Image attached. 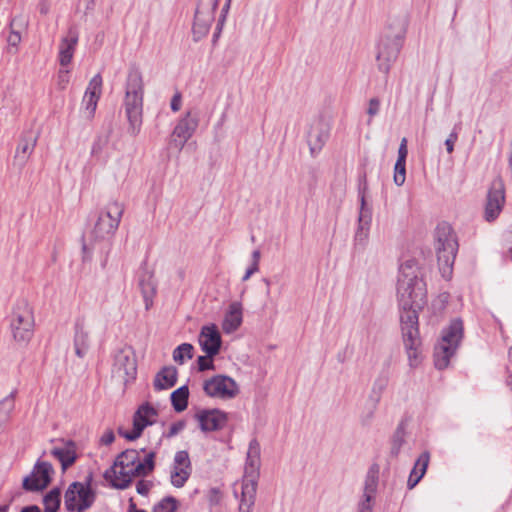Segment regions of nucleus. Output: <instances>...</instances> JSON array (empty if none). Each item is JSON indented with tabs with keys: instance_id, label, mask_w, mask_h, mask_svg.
I'll list each match as a JSON object with an SVG mask.
<instances>
[{
	"instance_id": "obj_48",
	"label": "nucleus",
	"mask_w": 512,
	"mask_h": 512,
	"mask_svg": "<svg viewBox=\"0 0 512 512\" xmlns=\"http://www.w3.org/2000/svg\"><path fill=\"white\" fill-rule=\"evenodd\" d=\"M259 270V264L257 260H253L251 264L247 267L245 274L242 277L243 281H247L254 273Z\"/></svg>"
},
{
	"instance_id": "obj_40",
	"label": "nucleus",
	"mask_w": 512,
	"mask_h": 512,
	"mask_svg": "<svg viewBox=\"0 0 512 512\" xmlns=\"http://www.w3.org/2000/svg\"><path fill=\"white\" fill-rule=\"evenodd\" d=\"M14 409V396L11 394L0 401V423L6 422Z\"/></svg>"
},
{
	"instance_id": "obj_32",
	"label": "nucleus",
	"mask_w": 512,
	"mask_h": 512,
	"mask_svg": "<svg viewBox=\"0 0 512 512\" xmlns=\"http://www.w3.org/2000/svg\"><path fill=\"white\" fill-rule=\"evenodd\" d=\"M26 26L27 22L22 17H15L11 20L10 31L7 36V43L10 48L18 49L22 40V31L25 30Z\"/></svg>"
},
{
	"instance_id": "obj_15",
	"label": "nucleus",
	"mask_w": 512,
	"mask_h": 512,
	"mask_svg": "<svg viewBox=\"0 0 512 512\" xmlns=\"http://www.w3.org/2000/svg\"><path fill=\"white\" fill-rule=\"evenodd\" d=\"M505 203V186L502 179H495L488 191L484 217L486 221H494L501 213Z\"/></svg>"
},
{
	"instance_id": "obj_49",
	"label": "nucleus",
	"mask_w": 512,
	"mask_h": 512,
	"mask_svg": "<svg viewBox=\"0 0 512 512\" xmlns=\"http://www.w3.org/2000/svg\"><path fill=\"white\" fill-rule=\"evenodd\" d=\"M458 135L456 132H451L445 141L446 150L451 154L454 150V144L457 141Z\"/></svg>"
},
{
	"instance_id": "obj_37",
	"label": "nucleus",
	"mask_w": 512,
	"mask_h": 512,
	"mask_svg": "<svg viewBox=\"0 0 512 512\" xmlns=\"http://www.w3.org/2000/svg\"><path fill=\"white\" fill-rule=\"evenodd\" d=\"M194 347L189 343H183L179 345L173 351V360L178 364H183L186 359H191L193 357Z\"/></svg>"
},
{
	"instance_id": "obj_29",
	"label": "nucleus",
	"mask_w": 512,
	"mask_h": 512,
	"mask_svg": "<svg viewBox=\"0 0 512 512\" xmlns=\"http://www.w3.org/2000/svg\"><path fill=\"white\" fill-rule=\"evenodd\" d=\"M77 42L78 37L73 33H69L68 36L61 40L59 46V63L61 67H66L72 61Z\"/></svg>"
},
{
	"instance_id": "obj_22",
	"label": "nucleus",
	"mask_w": 512,
	"mask_h": 512,
	"mask_svg": "<svg viewBox=\"0 0 512 512\" xmlns=\"http://www.w3.org/2000/svg\"><path fill=\"white\" fill-rule=\"evenodd\" d=\"M101 93L102 78L100 75H95L90 80L82 100L87 117L91 118L94 116Z\"/></svg>"
},
{
	"instance_id": "obj_36",
	"label": "nucleus",
	"mask_w": 512,
	"mask_h": 512,
	"mask_svg": "<svg viewBox=\"0 0 512 512\" xmlns=\"http://www.w3.org/2000/svg\"><path fill=\"white\" fill-rule=\"evenodd\" d=\"M109 170L115 180H124L129 172V160L124 157L117 158L110 163Z\"/></svg>"
},
{
	"instance_id": "obj_55",
	"label": "nucleus",
	"mask_w": 512,
	"mask_h": 512,
	"mask_svg": "<svg viewBox=\"0 0 512 512\" xmlns=\"http://www.w3.org/2000/svg\"><path fill=\"white\" fill-rule=\"evenodd\" d=\"M211 494H212V496L210 498L211 503L217 504L219 502V500H220L219 491L216 490V489H212L211 490Z\"/></svg>"
},
{
	"instance_id": "obj_28",
	"label": "nucleus",
	"mask_w": 512,
	"mask_h": 512,
	"mask_svg": "<svg viewBox=\"0 0 512 512\" xmlns=\"http://www.w3.org/2000/svg\"><path fill=\"white\" fill-rule=\"evenodd\" d=\"M372 221V210L367 207L364 195L361 196V208L358 217L356 239L363 241L368 237Z\"/></svg>"
},
{
	"instance_id": "obj_6",
	"label": "nucleus",
	"mask_w": 512,
	"mask_h": 512,
	"mask_svg": "<svg viewBox=\"0 0 512 512\" xmlns=\"http://www.w3.org/2000/svg\"><path fill=\"white\" fill-rule=\"evenodd\" d=\"M10 330L14 342L26 347L34 336L35 318L32 306L22 300L13 308L10 319Z\"/></svg>"
},
{
	"instance_id": "obj_12",
	"label": "nucleus",
	"mask_w": 512,
	"mask_h": 512,
	"mask_svg": "<svg viewBox=\"0 0 512 512\" xmlns=\"http://www.w3.org/2000/svg\"><path fill=\"white\" fill-rule=\"evenodd\" d=\"M158 412L149 403H144L135 412L133 416V429L131 431L119 428V434L127 440H135L140 437L143 430L157 421Z\"/></svg>"
},
{
	"instance_id": "obj_34",
	"label": "nucleus",
	"mask_w": 512,
	"mask_h": 512,
	"mask_svg": "<svg viewBox=\"0 0 512 512\" xmlns=\"http://www.w3.org/2000/svg\"><path fill=\"white\" fill-rule=\"evenodd\" d=\"M189 389L187 386H181L171 394L173 408L177 412L184 411L188 406Z\"/></svg>"
},
{
	"instance_id": "obj_3",
	"label": "nucleus",
	"mask_w": 512,
	"mask_h": 512,
	"mask_svg": "<svg viewBox=\"0 0 512 512\" xmlns=\"http://www.w3.org/2000/svg\"><path fill=\"white\" fill-rule=\"evenodd\" d=\"M123 213L124 204L118 200L109 201L100 211L91 231L92 244L97 252H107L106 248L119 228Z\"/></svg>"
},
{
	"instance_id": "obj_11",
	"label": "nucleus",
	"mask_w": 512,
	"mask_h": 512,
	"mask_svg": "<svg viewBox=\"0 0 512 512\" xmlns=\"http://www.w3.org/2000/svg\"><path fill=\"white\" fill-rule=\"evenodd\" d=\"M458 239L454 229L448 222H440L434 231V249L438 255L456 256Z\"/></svg>"
},
{
	"instance_id": "obj_13",
	"label": "nucleus",
	"mask_w": 512,
	"mask_h": 512,
	"mask_svg": "<svg viewBox=\"0 0 512 512\" xmlns=\"http://www.w3.org/2000/svg\"><path fill=\"white\" fill-rule=\"evenodd\" d=\"M198 127V119L191 111H187L185 115L179 119L174 127L170 139L169 146L176 151H181L187 141L192 137Z\"/></svg>"
},
{
	"instance_id": "obj_25",
	"label": "nucleus",
	"mask_w": 512,
	"mask_h": 512,
	"mask_svg": "<svg viewBox=\"0 0 512 512\" xmlns=\"http://www.w3.org/2000/svg\"><path fill=\"white\" fill-rule=\"evenodd\" d=\"M243 308L240 302L234 301L229 306L222 321V330L226 334L235 332L242 324Z\"/></svg>"
},
{
	"instance_id": "obj_43",
	"label": "nucleus",
	"mask_w": 512,
	"mask_h": 512,
	"mask_svg": "<svg viewBox=\"0 0 512 512\" xmlns=\"http://www.w3.org/2000/svg\"><path fill=\"white\" fill-rule=\"evenodd\" d=\"M70 82V70L62 67L57 75V86L60 90H65Z\"/></svg>"
},
{
	"instance_id": "obj_60",
	"label": "nucleus",
	"mask_w": 512,
	"mask_h": 512,
	"mask_svg": "<svg viewBox=\"0 0 512 512\" xmlns=\"http://www.w3.org/2000/svg\"><path fill=\"white\" fill-rule=\"evenodd\" d=\"M140 509H137L136 508V505L134 503H131L130 506H129V511L128 512H139Z\"/></svg>"
},
{
	"instance_id": "obj_53",
	"label": "nucleus",
	"mask_w": 512,
	"mask_h": 512,
	"mask_svg": "<svg viewBox=\"0 0 512 512\" xmlns=\"http://www.w3.org/2000/svg\"><path fill=\"white\" fill-rule=\"evenodd\" d=\"M115 439L114 433L112 431H107L103 434L101 438V442L105 445L111 444Z\"/></svg>"
},
{
	"instance_id": "obj_38",
	"label": "nucleus",
	"mask_w": 512,
	"mask_h": 512,
	"mask_svg": "<svg viewBox=\"0 0 512 512\" xmlns=\"http://www.w3.org/2000/svg\"><path fill=\"white\" fill-rule=\"evenodd\" d=\"M44 512H57L60 506V491L58 489L51 490L44 497Z\"/></svg>"
},
{
	"instance_id": "obj_9",
	"label": "nucleus",
	"mask_w": 512,
	"mask_h": 512,
	"mask_svg": "<svg viewBox=\"0 0 512 512\" xmlns=\"http://www.w3.org/2000/svg\"><path fill=\"white\" fill-rule=\"evenodd\" d=\"M137 374V361L133 348L124 346L114 355L112 375L124 384L134 380Z\"/></svg>"
},
{
	"instance_id": "obj_46",
	"label": "nucleus",
	"mask_w": 512,
	"mask_h": 512,
	"mask_svg": "<svg viewBox=\"0 0 512 512\" xmlns=\"http://www.w3.org/2000/svg\"><path fill=\"white\" fill-rule=\"evenodd\" d=\"M182 107V94L179 91H175L171 101L170 108L173 112H178Z\"/></svg>"
},
{
	"instance_id": "obj_41",
	"label": "nucleus",
	"mask_w": 512,
	"mask_h": 512,
	"mask_svg": "<svg viewBox=\"0 0 512 512\" xmlns=\"http://www.w3.org/2000/svg\"><path fill=\"white\" fill-rule=\"evenodd\" d=\"M76 492H77V490L73 489V484H72V485H70V487L68 488V490L65 493V506H66L67 510H69V511H74V510L79 511V504L77 501Z\"/></svg>"
},
{
	"instance_id": "obj_30",
	"label": "nucleus",
	"mask_w": 512,
	"mask_h": 512,
	"mask_svg": "<svg viewBox=\"0 0 512 512\" xmlns=\"http://www.w3.org/2000/svg\"><path fill=\"white\" fill-rule=\"evenodd\" d=\"M177 369L173 366L163 367L154 378V388L156 390H166L173 387L177 381Z\"/></svg>"
},
{
	"instance_id": "obj_57",
	"label": "nucleus",
	"mask_w": 512,
	"mask_h": 512,
	"mask_svg": "<svg viewBox=\"0 0 512 512\" xmlns=\"http://www.w3.org/2000/svg\"><path fill=\"white\" fill-rule=\"evenodd\" d=\"M230 1L231 0H227L225 6L223 7V15H222V18L220 19V23L222 24L224 19H225V14L227 13L229 7H230Z\"/></svg>"
},
{
	"instance_id": "obj_4",
	"label": "nucleus",
	"mask_w": 512,
	"mask_h": 512,
	"mask_svg": "<svg viewBox=\"0 0 512 512\" xmlns=\"http://www.w3.org/2000/svg\"><path fill=\"white\" fill-rule=\"evenodd\" d=\"M261 465L260 444L256 439L249 442L243 479L239 485L238 512H252L256 499L257 483Z\"/></svg>"
},
{
	"instance_id": "obj_8",
	"label": "nucleus",
	"mask_w": 512,
	"mask_h": 512,
	"mask_svg": "<svg viewBox=\"0 0 512 512\" xmlns=\"http://www.w3.org/2000/svg\"><path fill=\"white\" fill-rule=\"evenodd\" d=\"M202 388L207 397L224 401L234 399L240 392L237 382L222 374L204 380Z\"/></svg>"
},
{
	"instance_id": "obj_63",
	"label": "nucleus",
	"mask_w": 512,
	"mask_h": 512,
	"mask_svg": "<svg viewBox=\"0 0 512 512\" xmlns=\"http://www.w3.org/2000/svg\"><path fill=\"white\" fill-rule=\"evenodd\" d=\"M508 356H509V360H510V362L512 363V346H511V347H510V349H509Z\"/></svg>"
},
{
	"instance_id": "obj_64",
	"label": "nucleus",
	"mask_w": 512,
	"mask_h": 512,
	"mask_svg": "<svg viewBox=\"0 0 512 512\" xmlns=\"http://www.w3.org/2000/svg\"><path fill=\"white\" fill-rule=\"evenodd\" d=\"M234 493H235V496L238 497V487H237V485H235Z\"/></svg>"
},
{
	"instance_id": "obj_35",
	"label": "nucleus",
	"mask_w": 512,
	"mask_h": 512,
	"mask_svg": "<svg viewBox=\"0 0 512 512\" xmlns=\"http://www.w3.org/2000/svg\"><path fill=\"white\" fill-rule=\"evenodd\" d=\"M73 489H76L77 492V501L79 504V512L87 509L91 506L93 502V495L90 491V489L78 482L73 483Z\"/></svg>"
},
{
	"instance_id": "obj_18",
	"label": "nucleus",
	"mask_w": 512,
	"mask_h": 512,
	"mask_svg": "<svg viewBox=\"0 0 512 512\" xmlns=\"http://www.w3.org/2000/svg\"><path fill=\"white\" fill-rule=\"evenodd\" d=\"M194 418L203 432L220 430L226 425L228 420L227 413L219 409L200 410L195 414Z\"/></svg>"
},
{
	"instance_id": "obj_56",
	"label": "nucleus",
	"mask_w": 512,
	"mask_h": 512,
	"mask_svg": "<svg viewBox=\"0 0 512 512\" xmlns=\"http://www.w3.org/2000/svg\"><path fill=\"white\" fill-rule=\"evenodd\" d=\"M21 512H40V508L36 505L24 507Z\"/></svg>"
},
{
	"instance_id": "obj_50",
	"label": "nucleus",
	"mask_w": 512,
	"mask_h": 512,
	"mask_svg": "<svg viewBox=\"0 0 512 512\" xmlns=\"http://www.w3.org/2000/svg\"><path fill=\"white\" fill-rule=\"evenodd\" d=\"M150 488L151 483L144 480H140L136 484V490L141 495H146L149 492Z\"/></svg>"
},
{
	"instance_id": "obj_20",
	"label": "nucleus",
	"mask_w": 512,
	"mask_h": 512,
	"mask_svg": "<svg viewBox=\"0 0 512 512\" xmlns=\"http://www.w3.org/2000/svg\"><path fill=\"white\" fill-rule=\"evenodd\" d=\"M199 345L209 356H215L219 353L221 347V335L215 324L206 325L201 328L199 334Z\"/></svg>"
},
{
	"instance_id": "obj_21",
	"label": "nucleus",
	"mask_w": 512,
	"mask_h": 512,
	"mask_svg": "<svg viewBox=\"0 0 512 512\" xmlns=\"http://www.w3.org/2000/svg\"><path fill=\"white\" fill-rule=\"evenodd\" d=\"M378 487V470L371 468L366 476L362 500L357 512H372L374 498Z\"/></svg>"
},
{
	"instance_id": "obj_52",
	"label": "nucleus",
	"mask_w": 512,
	"mask_h": 512,
	"mask_svg": "<svg viewBox=\"0 0 512 512\" xmlns=\"http://www.w3.org/2000/svg\"><path fill=\"white\" fill-rule=\"evenodd\" d=\"M183 428H184L183 422H177V423L172 424L169 428V436H174V435L178 434L180 431L183 430Z\"/></svg>"
},
{
	"instance_id": "obj_19",
	"label": "nucleus",
	"mask_w": 512,
	"mask_h": 512,
	"mask_svg": "<svg viewBox=\"0 0 512 512\" xmlns=\"http://www.w3.org/2000/svg\"><path fill=\"white\" fill-rule=\"evenodd\" d=\"M50 454L57 459L62 471H66L77 460V445L72 440H59L51 449Z\"/></svg>"
},
{
	"instance_id": "obj_7",
	"label": "nucleus",
	"mask_w": 512,
	"mask_h": 512,
	"mask_svg": "<svg viewBox=\"0 0 512 512\" xmlns=\"http://www.w3.org/2000/svg\"><path fill=\"white\" fill-rule=\"evenodd\" d=\"M463 337V323L460 319L451 321L449 327L443 331L440 342L435 347L434 361L438 369H445L450 358L454 355Z\"/></svg>"
},
{
	"instance_id": "obj_51",
	"label": "nucleus",
	"mask_w": 512,
	"mask_h": 512,
	"mask_svg": "<svg viewBox=\"0 0 512 512\" xmlns=\"http://www.w3.org/2000/svg\"><path fill=\"white\" fill-rule=\"evenodd\" d=\"M504 242L507 248V251L512 254V224L508 228V230L504 233Z\"/></svg>"
},
{
	"instance_id": "obj_31",
	"label": "nucleus",
	"mask_w": 512,
	"mask_h": 512,
	"mask_svg": "<svg viewBox=\"0 0 512 512\" xmlns=\"http://www.w3.org/2000/svg\"><path fill=\"white\" fill-rule=\"evenodd\" d=\"M429 460L430 455L428 452H423L418 457L407 481V486L409 489H413L425 475Z\"/></svg>"
},
{
	"instance_id": "obj_10",
	"label": "nucleus",
	"mask_w": 512,
	"mask_h": 512,
	"mask_svg": "<svg viewBox=\"0 0 512 512\" xmlns=\"http://www.w3.org/2000/svg\"><path fill=\"white\" fill-rule=\"evenodd\" d=\"M218 3L219 0H198L193 23V34L196 40L208 34Z\"/></svg>"
},
{
	"instance_id": "obj_54",
	"label": "nucleus",
	"mask_w": 512,
	"mask_h": 512,
	"mask_svg": "<svg viewBox=\"0 0 512 512\" xmlns=\"http://www.w3.org/2000/svg\"><path fill=\"white\" fill-rule=\"evenodd\" d=\"M402 442H403L402 437H399V436L395 437L394 442H393V447H392L393 454L397 455L399 453Z\"/></svg>"
},
{
	"instance_id": "obj_5",
	"label": "nucleus",
	"mask_w": 512,
	"mask_h": 512,
	"mask_svg": "<svg viewBox=\"0 0 512 512\" xmlns=\"http://www.w3.org/2000/svg\"><path fill=\"white\" fill-rule=\"evenodd\" d=\"M143 98L144 83L139 70L133 69L128 73L125 96L124 110L129 122V129L132 134H138L143 120Z\"/></svg>"
},
{
	"instance_id": "obj_44",
	"label": "nucleus",
	"mask_w": 512,
	"mask_h": 512,
	"mask_svg": "<svg viewBox=\"0 0 512 512\" xmlns=\"http://www.w3.org/2000/svg\"><path fill=\"white\" fill-rule=\"evenodd\" d=\"M213 357L214 356H209L208 354H206L205 356H199L197 359L199 370L205 371L209 369H214Z\"/></svg>"
},
{
	"instance_id": "obj_58",
	"label": "nucleus",
	"mask_w": 512,
	"mask_h": 512,
	"mask_svg": "<svg viewBox=\"0 0 512 512\" xmlns=\"http://www.w3.org/2000/svg\"><path fill=\"white\" fill-rule=\"evenodd\" d=\"M230 1L231 0H227L225 6L223 7V15H222V18L220 19V23L222 24L224 19H225V14L227 13L229 7H230Z\"/></svg>"
},
{
	"instance_id": "obj_17",
	"label": "nucleus",
	"mask_w": 512,
	"mask_h": 512,
	"mask_svg": "<svg viewBox=\"0 0 512 512\" xmlns=\"http://www.w3.org/2000/svg\"><path fill=\"white\" fill-rule=\"evenodd\" d=\"M330 135V124L323 119H315L308 132V145L312 156L318 155L325 146Z\"/></svg>"
},
{
	"instance_id": "obj_39",
	"label": "nucleus",
	"mask_w": 512,
	"mask_h": 512,
	"mask_svg": "<svg viewBox=\"0 0 512 512\" xmlns=\"http://www.w3.org/2000/svg\"><path fill=\"white\" fill-rule=\"evenodd\" d=\"M179 503L174 497H165L154 505L152 512H176Z\"/></svg>"
},
{
	"instance_id": "obj_24",
	"label": "nucleus",
	"mask_w": 512,
	"mask_h": 512,
	"mask_svg": "<svg viewBox=\"0 0 512 512\" xmlns=\"http://www.w3.org/2000/svg\"><path fill=\"white\" fill-rule=\"evenodd\" d=\"M400 47L396 41L382 42L379 46L377 54L378 68L383 73L387 74L390 71L392 64L398 57Z\"/></svg>"
},
{
	"instance_id": "obj_33",
	"label": "nucleus",
	"mask_w": 512,
	"mask_h": 512,
	"mask_svg": "<svg viewBox=\"0 0 512 512\" xmlns=\"http://www.w3.org/2000/svg\"><path fill=\"white\" fill-rule=\"evenodd\" d=\"M140 289L145 303V309L153 306V299L156 294V281L152 274H145L140 279Z\"/></svg>"
},
{
	"instance_id": "obj_42",
	"label": "nucleus",
	"mask_w": 512,
	"mask_h": 512,
	"mask_svg": "<svg viewBox=\"0 0 512 512\" xmlns=\"http://www.w3.org/2000/svg\"><path fill=\"white\" fill-rule=\"evenodd\" d=\"M439 260V269L442 276L449 280L452 276L453 270V258H438Z\"/></svg>"
},
{
	"instance_id": "obj_1",
	"label": "nucleus",
	"mask_w": 512,
	"mask_h": 512,
	"mask_svg": "<svg viewBox=\"0 0 512 512\" xmlns=\"http://www.w3.org/2000/svg\"><path fill=\"white\" fill-rule=\"evenodd\" d=\"M422 277V269L416 258H408L400 264L397 301L403 342L411 367L417 366L420 362L418 311L427 303V288Z\"/></svg>"
},
{
	"instance_id": "obj_61",
	"label": "nucleus",
	"mask_w": 512,
	"mask_h": 512,
	"mask_svg": "<svg viewBox=\"0 0 512 512\" xmlns=\"http://www.w3.org/2000/svg\"><path fill=\"white\" fill-rule=\"evenodd\" d=\"M507 386L512 390V375H509L506 379Z\"/></svg>"
},
{
	"instance_id": "obj_27",
	"label": "nucleus",
	"mask_w": 512,
	"mask_h": 512,
	"mask_svg": "<svg viewBox=\"0 0 512 512\" xmlns=\"http://www.w3.org/2000/svg\"><path fill=\"white\" fill-rule=\"evenodd\" d=\"M408 155L407 139L401 140L398 149V158L394 166L393 181L398 187L402 186L406 180V158Z\"/></svg>"
},
{
	"instance_id": "obj_14",
	"label": "nucleus",
	"mask_w": 512,
	"mask_h": 512,
	"mask_svg": "<svg viewBox=\"0 0 512 512\" xmlns=\"http://www.w3.org/2000/svg\"><path fill=\"white\" fill-rule=\"evenodd\" d=\"M54 468L47 461L38 460L31 474L24 478L23 488L27 491H39L45 489L51 482Z\"/></svg>"
},
{
	"instance_id": "obj_16",
	"label": "nucleus",
	"mask_w": 512,
	"mask_h": 512,
	"mask_svg": "<svg viewBox=\"0 0 512 512\" xmlns=\"http://www.w3.org/2000/svg\"><path fill=\"white\" fill-rule=\"evenodd\" d=\"M192 465L187 451L175 453L170 467V482L176 488H182L189 479Z\"/></svg>"
},
{
	"instance_id": "obj_2",
	"label": "nucleus",
	"mask_w": 512,
	"mask_h": 512,
	"mask_svg": "<svg viewBox=\"0 0 512 512\" xmlns=\"http://www.w3.org/2000/svg\"><path fill=\"white\" fill-rule=\"evenodd\" d=\"M155 456L154 451L127 449L105 471L104 478L112 487L125 489L133 478L146 476L153 471Z\"/></svg>"
},
{
	"instance_id": "obj_47",
	"label": "nucleus",
	"mask_w": 512,
	"mask_h": 512,
	"mask_svg": "<svg viewBox=\"0 0 512 512\" xmlns=\"http://www.w3.org/2000/svg\"><path fill=\"white\" fill-rule=\"evenodd\" d=\"M33 148H34L33 143L28 142V141L24 142L18 148V151H17L18 156L20 155V153H22L23 155L21 157L25 161L28 158V156L31 154Z\"/></svg>"
},
{
	"instance_id": "obj_59",
	"label": "nucleus",
	"mask_w": 512,
	"mask_h": 512,
	"mask_svg": "<svg viewBox=\"0 0 512 512\" xmlns=\"http://www.w3.org/2000/svg\"><path fill=\"white\" fill-rule=\"evenodd\" d=\"M101 150V146L99 143H94V145L92 146V149H91V154L92 155H97Z\"/></svg>"
},
{
	"instance_id": "obj_26",
	"label": "nucleus",
	"mask_w": 512,
	"mask_h": 512,
	"mask_svg": "<svg viewBox=\"0 0 512 512\" xmlns=\"http://www.w3.org/2000/svg\"><path fill=\"white\" fill-rule=\"evenodd\" d=\"M74 346L76 355L84 357L89 346V330L83 319H78L75 323Z\"/></svg>"
},
{
	"instance_id": "obj_23",
	"label": "nucleus",
	"mask_w": 512,
	"mask_h": 512,
	"mask_svg": "<svg viewBox=\"0 0 512 512\" xmlns=\"http://www.w3.org/2000/svg\"><path fill=\"white\" fill-rule=\"evenodd\" d=\"M386 386L387 379L384 377L374 381L371 392L365 403L364 415L362 416L363 422H369L373 418Z\"/></svg>"
},
{
	"instance_id": "obj_45",
	"label": "nucleus",
	"mask_w": 512,
	"mask_h": 512,
	"mask_svg": "<svg viewBox=\"0 0 512 512\" xmlns=\"http://www.w3.org/2000/svg\"><path fill=\"white\" fill-rule=\"evenodd\" d=\"M380 110V101L377 98H372L369 100L367 114L370 117H374L379 113Z\"/></svg>"
},
{
	"instance_id": "obj_62",
	"label": "nucleus",
	"mask_w": 512,
	"mask_h": 512,
	"mask_svg": "<svg viewBox=\"0 0 512 512\" xmlns=\"http://www.w3.org/2000/svg\"><path fill=\"white\" fill-rule=\"evenodd\" d=\"M9 505H2L0 506V512H8Z\"/></svg>"
}]
</instances>
